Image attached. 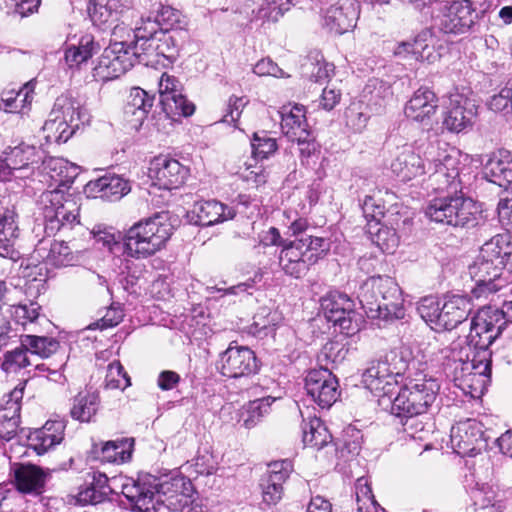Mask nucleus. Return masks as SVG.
<instances>
[{
  "mask_svg": "<svg viewBox=\"0 0 512 512\" xmlns=\"http://www.w3.org/2000/svg\"><path fill=\"white\" fill-rule=\"evenodd\" d=\"M157 481L150 475L138 480L126 479L122 484V494L138 512H157L159 502L172 511L208 512L192 498L189 481L184 478L174 479L172 483L159 484Z\"/></svg>",
  "mask_w": 512,
  "mask_h": 512,
  "instance_id": "f257e3e1",
  "label": "nucleus"
},
{
  "mask_svg": "<svg viewBox=\"0 0 512 512\" xmlns=\"http://www.w3.org/2000/svg\"><path fill=\"white\" fill-rule=\"evenodd\" d=\"M441 354L447 377L451 378L454 385L464 394L479 398L490 381V353L484 352V355L479 354V357L474 354L470 358L467 349L452 347L443 349Z\"/></svg>",
  "mask_w": 512,
  "mask_h": 512,
  "instance_id": "f03ea898",
  "label": "nucleus"
},
{
  "mask_svg": "<svg viewBox=\"0 0 512 512\" xmlns=\"http://www.w3.org/2000/svg\"><path fill=\"white\" fill-rule=\"evenodd\" d=\"M171 230L172 226L159 214L139 221L124 235V252L136 259L152 256L165 246Z\"/></svg>",
  "mask_w": 512,
  "mask_h": 512,
  "instance_id": "7ed1b4c3",
  "label": "nucleus"
},
{
  "mask_svg": "<svg viewBox=\"0 0 512 512\" xmlns=\"http://www.w3.org/2000/svg\"><path fill=\"white\" fill-rule=\"evenodd\" d=\"M407 362L397 350H391L384 357L373 360L362 374V383L375 396L379 397V405L385 407L391 402L398 378L407 369Z\"/></svg>",
  "mask_w": 512,
  "mask_h": 512,
  "instance_id": "20e7f679",
  "label": "nucleus"
},
{
  "mask_svg": "<svg viewBox=\"0 0 512 512\" xmlns=\"http://www.w3.org/2000/svg\"><path fill=\"white\" fill-rule=\"evenodd\" d=\"M39 204L44 218V229L48 235L71 229L80 223L79 197L64 189L55 188L43 192Z\"/></svg>",
  "mask_w": 512,
  "mask_h": 512,
  "instance_id": "39448f33",
  "label": "nucleus"
},
{
  "mask_svg": "<svg viewBox=\"0 0 512 512\" xmlns=\"http://www.w3.org/2000/svg\"><path fill=\"white\" fill-rule=\"evenodd\" d=\"M423 154L427 160L429 186L435 191L456 192L460 188L456 151L448 149L446 143L436 140L426 143Z\"/></svg>",
  "mask_w": 512,
  "mask_h": 512,
  "instance_id": "423d86ee",
  "label": "nucleus"
},
{
  "mask_svg": "<svg viewBox=\"0 0 512 512\" xmlns=\"http://www.w3.org/2000/svg\"><path fill=\"white\" fill-rule=\"evenodd\" d=\"M425 214L437 223L461 228H474L484 220L481 205L462 196L436 198Z\"/></svg>",
  "mask_w": 512,
  "mask_h": 512,
  "instance_id": "0eeeda50",
  "label": "nucleus"
},
{
  "mask_svg": "<svg viewBox=\"0 0 512 512\" xmlns=\"http://www.w3.org/2000/svg\"><path fill=\"white\" fill-rule=\"evenodd\" d=\"M439 384L434 379H411L398 391L397 395L387 403L391 414L399 418H411L424 414L435 402Z\"/></svg>",
  "mask_w": 512,
  "mask_h": 512,
  "instance_id": "6e6552de",
  "label": "nucleus"
},
{
  "mask_svg": "<svg viewBox=\"0 0 512 512\" xmlns=\"http://www.w3.org/2000/svg\"><path fill=\"white\" fill-rule=\"evenodd\" d=\"M482 14L474 0H442L435 10L434 23L445 34L463 35L473 31Z\"/></svg>",
  "mask_w": 512,
  "mask_h": 512,
  "instance_id": "1a4fd4ad",
  "label": "nucleus"
},
{
  "mask_svg": "<svg viewBox=\"0 0 512 512\" xmlns=\"http://www.w3.org/2000/svg\"><path fill=\"white\" fill-rule=\"evenodd\" d=\"M505 322L500 321L498 309L485 307L480 309L472 318L470 332L467 335L468 345L459 349H467L471 353L479 356L488 352L489 346L499 336L502 326Z\"/></svg>",
  "mask_w": 512,
  "mask_h": 512,
  "instance_id": "9d476101",
  "label": "nucleus"
},
{
  "mask_svg": "<svg viewBox=\"0 0 512 512\" xmlns=\"http://www.w3.org/2000/svg\"><path fill=\"white\" fill-rule=\"evenodd\" d=\"M353 301L345 294L334 291L322 298V314L335 332L351 336L360 330L362 317L353 308Z\"/></svg>",
  "mask_w": 512,
  "mask_h": 512,
  "instance_id": "9b49d317",
  "label": "nucleus"
},
{
  "mask_svg": "<svg viewBox=\"0 0 512 512\" xmlns=\"http://www.w3.org/2000/svg\"><path fill=\"white\" fill-rule=\"evenodd\" d=\"M305 395L299 404L302 417V441L305 446L316 445V434L320 428L318 406H320V370H310L304 379Z\"/></svg>",
  "mask_w": 512,
  "mask_h": 512,
  "instance_id": "f8f14e48",
  "label": "nucleus"
},
{
  "mask_svg": "<svg viewBox=\"0 0 512 512\" xmlns=\"http://www.w3.org/2000/svg\"><path fill=\"white\" fill-rule=\"evenodd\" d=\"M490 430L477 419H466L452 426L450 440L455 452L463 456H474L486 447L491 438Z\"/></svg>",
  "mask_w": 512,
  "mask_h": 512,
  "instance_id": "ddd939ff",
  "label": "nucleus"
},
{
  "mask_svg": "<svg viewBox=\"0 0 512 512\" xmlns=\"http://www.w3.org/2000/svg\"><path fill=\"white\" fill-rule=\"evenodd\" d=\"M133 67L126 40L115 41L106 48L92 70L95 81L106 82L119 78Z\"/></svg>",
  "mask_w": 512,
  "mask_h": 512,
  "instance_id": "4468645a",
  "label": "nucleus"
},
{
  "mask_svg": "<svg viewBox=\"0 0 512 512\" xmlns=\"http://www.w3.org/2000/svg\"><path fill=\"white\" fill-rule=\"evenodd\" d=\"M88 13L92 23L101 29L115 24L113 36L118 38L124 32L125 26L116 23L121 21L122 25H129L128 20L134 12L120 0H98L88 6Z\"/></svg>",
  "mask_w": 512,
  "mask_h": 512,
  "instance_id": "2eb2a0df",
  "label": "nucleus"
},
{
  "mask_svg": "<svg viewBox=\"0 0 512 512\" xmlns=\"http://www.w3.org/2000/svg\"><path fill=\"white\" fill-rule=\"evenodd\" d=\"M282 133L291 141H296L302 147V155L310 156L316 150V144L310 141V132L307 130L304 108L299 105L283 106L281 111Z\"/></svg>",
  "mask_w": 512,
  "mask_h": 512,
  "instance_id": "dca6fc26",
  "label": "nucleus"
},
{
  "mask_svg": "<svg viewBox=\"0 0 512 512\" xmlns=\"http://www.w3.org/2000/svg\"><path fill=\"white\" fill-rule=\"evenodd\" d=\"M189 169L178 160L167 156L154 158L148 169V176L152 185L159 189H176L186 180Z\"/></svg>",
  "mask_w": 512,
  "mask_h": 512,
  "instance_id": "f3484780",
  "label": "nucleus"
},
{
  "mask_svg": "<svg viewBox=\"0 0 512 512\" xmlns=\"http://www.w3.org/2000/svg\"><path fill=\"white\" fill-rule=\"evenodd\" d=\"M476 114V106L472 100L457 91L450 93L445 107L443 126L450 132H462L472 126Z\"/></svg>",
  "mask_w": 512,
  "mask_h": 512,
  "instance_id": "a211bd4d",
  "label": "nucleus"
},
{
  "mask_svg": "<svg viewBox=\"0 0 512 512\" xmlns=\"http://www.w3.org/2000/svg\"><path fill=\"white\" fill-rule=\"evenodd\" d=\"M258 368L256 356L248 347L230 345L220 356L219 370L226 377L248 376L256 373Z\"/></svg>",
  "mask_w": 512,
  "mask_h": 512,
  "instance_id": "6ab92c4d",
  "label": "nucleus"
},
{
  "mask_svg": "<svg viewBox=\"0 0 512 512\" xmlns=\"http://www.w3.org/2000/svg\"><path fill=\"white\" fill-rule=\"evenodd\" d=\"M328 440L332 442V435L325 429V433L322 432V449H326V455L334 453L335 468H340L341 461L346 463L359 454L363 435L359 429L349 425L342 431L341 438L336 442L328 443Z\"/></svg>",
  "mask_w": 512,
  "mask_h": 512,
  "instance_id": "aec40b11",
  "label": "nucleus"
},
{
  "mask_svg": "<svg viewBox=\"0 0 512 512\" xmlns=\"http://www.w3.org/2000/svg\"><path fill=\"white\" fill-rule=\"evenodd\" d=\"M426 143L416 148L404 147L391 163V170L402 182L419 179L427 174V160L423 150Z\"/></svg>",
  "mask_w": 512,
  "mask_h": 512,
  "instance_id": "412c9836",
  "label": "nucleus"
},
{
  "mask_svg": "<svg viewBox=\"0 0 512 512\" xmlns=\"http://www.w3.org/2000/svg\"><path fill=\"white\" fill-rule=\"evenodd\" d=\"M358 16L356 0H338L326 9L324 25L331 34L342 35L355 28Z\"/></svg>",
  "mask_w": 512,
  "mask_h": 512,
  "instance_id": "4be33fe9",
  "label": "nucleus"
},
{
  "mask_svg": "<svg viewBox=\"0 0 512 512\" xmlns=\"http://www.w3.org/2000/svg\"><path fill=\"white\" fill-rule=\"evenodd\" d=\"M19 215L14 204L0 207V256L17 260L20 253L16 248L19 237Z\"/></svg>",
  "mask_w": 512,
  "mask_h": 512,
  "instance_id": "5701e85b",
  "label": "nucleus"
},
{
  "mask_svg": "<svg viewBox=\"0 0 512 512\" xmlns=\"http://www.w3.org/2000/svg\"><path fill=\"white\" fill-rule=\"evenodd\" d=\"M468 272L481 292H496L501 289L503 277V265L491 258L479 257L468 268Z\"/></svg>",
  "mask_w": 512,
  "mask_h": 512,
  "instance_id": "b1692460",
  "label": "nucleus"
},
{
  "mask_svg": "<svg viewBox=\"0 0 512 512\" xmlns=\"http://www.w3.org/2000/svg\"><path fill=\"white\" fill-rule=\"evenodd\" d=\"M66 422L64 420H48L41 428L28 435L29 447L37 455H43L61 444L64 440Z\"/></svg>",
  "mask_w": 512,
  "mask_h": 512,
  "instance_id": "393cba45",
  "label": "nucleus"
},
{
  "mask_svg": "<svg viewBox=\"0 0 512 512\" xmlns=\"http://www.w3.org/2000/svg\"><path fill=\"white\" fill-rule=\"evenodd\" d=\"M13 477L18 491L39 495L44 490L49 473L33 464H15Z\"/></svg>",
  "mask_w": 512,
  "mask_h": 512,
  "instance_id": "a878e982",
  "label": "nucleus"
},
{
  "mask_svg": "<svg viewBox=\"0 0 512 512\" xmlns=\"http://www.w3.org/2000/svg\"><path fill=\"white\" fill-rule=\"evenodd\" d=\"M484 177L491 183L506 187L512 182V155L508 150L492 152L483 167Z\"/></svg>",
  "mask_w": 512,
  "mask_h": 512,
  "instance_id": "bb28decb",
  "label": "nucleus"
},
{
  "mask_svg": "<svg viewBox=\"0 0 512 512\" xmlns=\"http://www.w3.org/2000/svg\"><path fill=\"white\" fill-rule=\"evenodd\" d=\"M437 108L436 94L429 88L421 87L406 103L404 112L407 118L423 123L436 113Z\"/></svg>",
  "mask_w": 512,
  "mask_h": 512,
  "instance_id": "cd10ccee",
  "label": "nucleus"
},
{
  "mask_svg": "<svg viewBox=\"0 0 512 512\" xmlns=\"http://www.w3.org/2000/svg\"><path fill=\"white\" fill-rule=\"evenodd\" d=\"M196 217L194 223L200 226H212L233 219L236 211L217 200L197 201L191 211Z\"/></svg>",
  "mask_w": 512,
  "mask_h": 512,
  "instance_id": "c85d7f7f",
  "label": "nucleus"
},
{
  "mask_svg": "<svg viewBox=\"0 0 512 512\" xmlns=\"http://www.w3.org/2000/svg\"><path fill=\"white\" fill-rule=\"evenodd\" d=\"M129 191V182L118 175H104L86 185L89 195L106 200L120 199Z\"/></svg>",
  "mask_w": 512,
  "mask_h": 512,
  "instance_id": "c756f323",
  "label": "nucleus"
},
{
  "mask_svg": "<svg viewBox=\"0 0 512 512\" xmlns=\"http://www.w3.org/2000/svg\"><path fill=\"white\" fill-rule=\"evenodd\" d=\"M386 294L379 303L380 309L369 311L370 318H379L383 320L403 319L405 316L404 300L402 291L398 284H389L383 286Z\"/></svg>",
  "mask_w": 512,
  "mask_h": 512,
  "instance_id": "7c9ffc66",
  "label": "nucleus"
},
{
  "mask_svg": "<svg viewBox=\"0 0 512 512\" xmlns=\"http://www.w3.org/2000/svg\"><path fill=\"white\" fill-rule=\"evenodd\" d=\"M472 311V302L466 296L453 295L442 305L440 330H452L464 322Z\"/></svg>",
  "mask_w": 512,
  "mask_h": 512,
  "instance_id": "2f4dec72",
  "label": "nucleus"
},
{
  "mask_svg": "<svg viewBox=\"0 0 512 512\" xmlns=\"http://www.w3.org/2000/svg\"><path fill=\"white\" fill-rule=\"evenodd\" d=\"M308 240L309 238H299L283 243L279 254V264L286 274L299 278L304 273L302 258L304 246Z\"/></svg>",
  "mask_w": 512,
  "mask_h": 512,
  "instance_id": "473e14b6",
  "label": "nucleus"
},
{
  "mask_svg": "<svg viewBox=\"0 0 512 512\" xmlns=\"http://www.w3.org/2000/svg\"><path fill=\"white\" fill-rule=\"evenodd\" d=\"M394 283L395 281L388 276H373L363 282L359 289L358 298L366 313L380 309L379 303L386 294L383 286Z\"/></svg>",
  "mask_w": 512,
  "mask_h": 512,
  "instance_id": "72a5a7b5",
  "label": "nucleus"
},
{
  "mask_svg": "<svg viewBox=\"0 0 512 512\" xmlns=\"http://www.w3.org/2000/svg\"><path fill=\"white\" fill-rule=\"evenodd\" d=\"M35 252L47 263L55 267L74 265L78 260L79 251H73L64 241H53L47 248L40 242Z\"/></svg>",
  "mask_w": 512,
  "mask_h": 512,
  "instance_id": "f704fd0d",
  "label": "nucleus"
},
{
  "mask_svg": "<svg viewBox=\"0 0 512 512\" xmlns=\"http://www.w3.org/2000/svg\"><path fill=\"white\" fill-rule=\"evenodd\" d=\"M51 113L76 129L81 123L88 120L86 110L81 103L68 94H62L55 100Z\"/></svg>",
  "mask_w": 512,
  "mask_h": 512,
  "instance_id": "c9c22d12",
  "label": "nucleus"
},
{
  "mask_svg": "<svg viewBox=\"0 0 512 512\" xmlns=\"http://www.w3.org/2000/svg\"><path fill=\"white\" fill-rule=\"evenodd\" d=\"M3 155L9 175H13L15 171L26 169L29 165L38 163L41 159L35 146L24 143L8 148L3 152Z\"/></svg>",
  "mask_w": 512,
  "mask_h": 512,
  "instance_id": "e433bc0d",
  "label": "nucleus"
},
{
  "mask_svg": "<svg viewBox=\"0 0 512 512\" xmlns=\"http://www.w3.org/2000/svg\"><path fill=\"white\" fill-rule=\"evenodd\" d=\"M155 95L148 94L140 87H133L130 90L129 100L125 107V114L132 116L131 122L135 127L142 125L148 113L153 107Z\"/></svg>",
  "mask_w": 512,
  "mask_h": 512,
  "instance_id": "4c0bfd02",
  "label": "nucleus"
},
{
  "mask_svg": "<svg viewBox=\"0 0 512 512\" xmlns=\"http://www.w3.org/2000/svg\"><path fill=\"white\" fill-rule=\"evenodd\" d=\"M100 50L93 36L84 35L78 45L68 46L65 50L64 60L69 69H80L81 66Z\"/></svg>",
  "mask_w": 512,
  "mask_h": 512,
  "instance_id": "58836bf2",
  "label": "nucleus"
},
{
  "mask_svg": "<svg viewBox=\"0 0 512 512\" xmlns=\"http://www.w3.org/2000/svg\"><path fill=\"white\" fill-rule=\"evenodd\" d=\"M44 170L57 185L56 188L68 190L78 175V167L63 158H50L44 162Z\"/></svg>",
  "mask_w": 512,
  "mask_h": 512,
  "instance_id": "ea45409f",
  "label": "nucleus"
},
{
  "mask_svg": "<svg viewBox=\"0 0 512 512\" xmlns=\"http://www.w3.org/2000/svg\"><path fill=\"white\" fill-rule=\"evenodd\" d=\"M71 403V417L80 422H90L99 408V393L90 390L80 391L73 397Z\"/></svg>",
  "mask_w": 512,
  "mask_h": 512,
  "instance_id": "a19ab883",
  "label": "nucleus"
},
{
  "mask_svg": "<svg viewBox=\"0 0 512 512\" xmlns=\"http://www.w3.org/2000/svg\"><path fill=\"white\" fill-rule=\"evenodd\" d=\"M155 37L144 39L141 41H126V50H130V60L132 65L141 63L146 66L154 65L160 62L157 58V50L155 49Z\"/></svg>",
  "mask_w": 512,
  "mask_h": 512,
  "instance_id": "79ce46f5",
  "label": "nucleus"
},
{
  "mask_svg": "<svg viewBox=\"0 0 512 512\" xmlns=\"http://www.w3.org/2000/svg\"><path fill=\"white\" fill-rule=\"evenodd\" d=\"M368 233L372 243L383 253L392 254L399 245V236L394 227H389L386 224L375 227L369 224Z\"/></svg>",
  "mask_w": 512,
  "mask_h": 512,
  "instance_id": "37998d69",
  "label": "nucleus"
},
{
  "mask_svg": "<svg viewBox=\"0 0 512 512\" xmlns=\"http://www.w3.org/2000/svg\"><path fill=\"white\" fill-rule=\"evenodd\" d=\"M162 110L166 119L170 121H179L181 117H189L195 111V106L185 95L176 93L175 96L161 100Z\"/></svg>",
  "mask_w": 512,
  "mask_h": 512,
  "instance_id": "c03bdc74",
  "label": "nucleus"
},
{
  "mask_svg": "<svg viewBox=\"0 0 512 512\" xmlns=\"http://www.w3.org/2000/svg\"><path fill=\"white\" fill-rule=\"evenodd\" d=\"M472 497L484 512H503L506 508L502 495L487 485L475 488Z\"/></svg>",
  "mask_w": 512,
  "mask_h": 512,
  "instance_id": "a18cd8bd",
  "label": "nucleus"
},
{
  "mask_svg": "<svg viewBox=\"0 0 512 512\" xmlns=\"http://www.w3.org/2000/svg\"><path fill=\"white\" fill-rule=\"evenodd\" d=\"M20 344L25 347L27 353L35 354L41 358H47L59 348V342L52 337L21 335Z\"/></svg>",
  "mask_w": 512,
  "mask_h": 512,
  "instance_id": "49530a36",
  "label": "nucleus"
},
{
  "mask_svg": "<svg viewBox=\"0 0 512 512\" xmlns=\"http://www.w3.org/2000/svg\"><path fill=\"white\" fill-rule=\"evenodd\" d=\"M512 251V244L510 242V236L507 233L497 234L493 236L489 241L485 242L481 248L480 253L483 257L491 258L495 262H500L504 265L506 259Z\"/></svg>",
  "mask_w": 512,
  "mask_h": 512,
  "instance_id": "de8ad7c7",
  "label": "nucleus"
},
{
  "mask_svg": "<svg viewBox=\"0 0 512 512\" xmlns=\"http://www.w3.org/2000/svg\"><path fill=\"white\" fill-rule=\"evenodd\" d=\"M43 132L47 142H66L75 133L76 128L70 126L65 120L60 119L50 112L49 119L44 123Z\"/></svg>",
  "mask_w": 512,
  "mask_h": 512,
  "instance_id": "09e8293b",
  "label": "nucleus"
},
{
  "mask_svg": "<svg viewBox=\"0 0 512 512\" xmlns=\"http://www.w3.org/2000/svg\"><path fill=\"white\" fill-rule=\"evenodd\" d=\"M274 401L275 398L272 397H263L250 401L243 407V411L241 413L243 425L247 429H251L256 426L260 420L269 413L270 407Z\"/></svg>",
  "mask_w": 512,
  "mask_h": 512,
  "instance_id": "8fccbe9b",
  "label": "nucleus"
},
{
  "mask_svg": "<svg viewBox=\"0 0 512 512\" xmlns=\"http://www.w3.org/2000/svg\"><path fill=\"white\" fill-rule=\"evenodd\" d=\"M363 216L369 224L377 227L381 224L382 220H385L386 223L395 224L399 226L398 221L393 219V213L388 214L385 212V207L376 200L373 196H366L361 205Z\"/></svg>",
  "mask_w": 512,
  "mask_h": 512,
  "instance_id": "3c124183",
  "label": "nucleus"
},
{
  "mask_svg": "<svg viewBox=\"0 0 512 512\" xmlns=\"http://www.w3.org/2000/svg\"><path fill=\"white\" fill-rule=\"evenodd\" d=\"M436 37L430 29H424L415 37L416 59L434 63L440 58V53L435 50Z\"/></svg>",
  "mask_w": 512,
  "mask_h": 512,
  "instance_id": "603ef678",
  "label": "nucleus"
},
{
  "mask_svg": "<svg viewBox=\"0 0 512 512\" xmlns=\"http://www.w3.org/2000/svg\"><path fill=\"white\" fill-rule=\"evenodd\" d=\"M34 91L32 82L26 83L19 91H5L2 93L1 102L8 112H22L26 104L32 101L31 94Z\"/></svg>",
  "mask_w": 512,
  "mask_h": 512,
  "instance_id": "864d4df0",
  "label": "nucleus"
},
{
  "mask_svg": "<svg viewBox=\"0 0 512 512\" xmlns=\"http://www.w3.org/2000/svg\"><path fill=\"white\" fill-rule=\"evenodd\" d=\"M132 446V439L108 441L101 449V459L106 462L123 463L131 458Z\"/></svg>",
  "mask_w": 512,
  "mask_h": 512,
  "instance_id": "5fc2aeb1",
  "label": "nucleus"
},
{
  "mask_svg": "<svg viewBox=\"0 0 512 512\" xmlns=\"http://www.w3.org/2000/svg\"><path fill=\"white\" fill-rule=\"evenodd\" d=\"M268 467V473L261 479V482L283 491V483L293 470L292 462L284 459L270 463Z\"/></svg>",
  "mask_w": 512,
  "mask_h": 512,
  "instance_id": "6e6d98bb",
  "label": "nucleus"
},
{
  "mask_svg": "<svg viewBox=\"0 0 512 512\" xmlns=\"http://www.w3.org/2000/svg\"><path fill=\"white\" fill-rule=\"evenodd\" d=\"M21 406H13L8 410L0 409V438L9 441L13 439L20 424Z\"/></svg>",
  "mask_w": 512,
  "mask_h": 512,
  "instance_id": "4d7b16f0",
  "label": "nucleus"
},
{
  "mask_svg": "<svg viewBox=\"0 0 512 512\" xmlns=\"http://www.w3.org/2000/svg\"><path fill=\"white\" fill-rule=\"evenodd\" d=\"M421 318L428 323L432 329L440 331L442 318V305L433 297H425L417 307Z\"/></svg>",
  "mask_w": 512,
  "mask_h": 512,
  "instance_id": "13d9d810",
  "label": "nucleus"
},
{
  "mask_svg": "<svg viewBox=\"0 0 512 512\" xmlns=\"http://www.w3.org/2000/svg\"><path fill=\"white\" fill-rule=\"evenodd\" d=\"M31 365L28 353L25 347L20 345V347L15 348L12 351H8L4 354L3 361L1 363V368L6 373H16L21 369H24Z\"/></svg>",
  "mask_w": 512,
  "mask_h": 512,
  "instance_id": "bf43d9fd",
  "label": "nucleus"
},
{
  "mask_svg": "<svg viewBox=\"0 0 512 512\" xmlns=\"http://www.w3.org/2000/svg\"><path fill=\"white\" fill-rule=\"evenodd\" d=\"M340 394L337 378L328 369L322 367V409L330 408L335 404Z\"/></svg>",
  "mask_w": 512,
  "mask_h": 512,
  "instance_id": "052dcab7",
  "label": "nucleus"
},
{
  "mask_svg": "<svg viewBox=\"0 0 512 512\" xmlns=\"http://www.w3.org/2000/svg\"><path fill=\"white\" fill-rule=\"evenodd\" d=\"M355 494L358 512H371V508L377 510V502L372 493L371 486L365 477H360L355 483Z\"/></svg>",
  "mask_w": 512,
  "mask_h": 512,
  "instance_id": "680f3d73",
  "label": "nucleus"
},
{
  "mask_svg": "<svg viewBox=\"0 0 512 512\" xmlns=\"http://www.w3.org/2000/svg\"><path fill=\"white\" fill-rule=\"evenodd\" d=\"M105 384L109 389L121 390L131 385L130 378L119 361H113L108 365Z\"/></svg>",
  "mask_w": 512,
  "mask_h": 512,
  "instance_id": "e2e57ef3",
  "label": "nucleus"
},
{
  "mask_svg": "<svg viewBox=\"0 0 512 512\" xmlns=\"http://www.w3.org/2000/svg\"><path fill=\"white\" fill-rule=\"evenodd\" d=\"M155 49L157 50V58H164L169 62H173L178 55V45L174 37L164 31H160L158 36H155Z\"/></svg>",
  "mask_w": 512,
  "mask_h": 512,
  "instance_id": "0e129e2a",
  "label": "nucleus"
},
{
  "mask_svg": "<svg viewBox=\"0 0 512 512\" xmlns=\"http://www.w3.org/2000/svg\"><path fill=\"white\" fill-rule=\"evenodd\" d=\"M290 9V0H264L258 10V17L276 22Z\"/></svg>",
  "mask_w": 512,
  "mask_h": 512,
  "instance_id": "69168bd1",
  "label": "nucleus"
},
{
  "mask_svg": "<svg viewBox=\"0 0 512 512\" xmlns=\"http://www.w3.org/2000/svg\"><path fill=\"white\" fill-rule=\"evenodd\" d=\"M40 306L35 302L14 306L12 316L16 323L26 327L32 325L40 318Z\"/></svg>",
  "mask_w": 512,
  "mask_h": 512,
  "instance_id": "338daca9",
  "label": "nucleus"
},
{
  "mask_svg": "<svg viewBox=\"0 0 512 512\" xmlns=\"http://www.w3.org/2000/svg\"><path fill=\"white\" fill-rule=\"evenodd\" d=\"M155 20L160 27V31L167 32L180 24L181 12L171 6H162Z\"/></svg>",
  "mask_w": 512,
  "mask_h": 512,
  "instance_id": "774afa93",
  "label": "nucleus"
}]
</instances>
